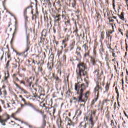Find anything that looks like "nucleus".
<instances>
[{
    "mask_svg": "<svg viewBox=\"0 0 128 128\" xmlns=\"http://www.w3.org/2000/svg\"><path fill=\"white\" fill-rule=\"evenodd\" d=\"M87 69L86 64L84 62H80L77 65L76 74L78 82L74 84V90L78 96L77 98L73 97V100H76V102H86V100H88L90 92L87 91L85 94H84V92L86 88H88V84H90L88 74L86 71V70Z\"/></svg>",
    "mask_w": 128,
    "mask_h": 128,
    "instance_id": "f257e3e1",
    "label": "nucleus"
},
{
    "mask_svg": "<svg viewBox=\"0 0 128 128\" xmlns=\"http://www.w3.org/2000/svg\"><path fill=\"white\" fill-rule=\"evenodd\" d=\"M12 78H13L14 80H15L14 82V84L16 86V88H17V90H20L22 94H28V92L24 90V88L22 87L20 85L18 84L17 83L19 82L20 84H22L26 86V82H24V80H20V78H18V74H14L12 76Z\"/></svg>",
    "mask_w": 128,
    "mask_h": 128,
    "instance_id": "f03ea898",
    "label": "nucleus"
},
{
    "mask_svg": "<svg viewBox=\"0 0 128 128\" xmlns=\"http://www.w3.org/2000/svg\"><path fill=\"white\" fill-rule=\"evenodd\" d=\"M104 86V78H103V80H102V78H100V76H98L96 78V86L94 88V92L96 94L97 93V94H100V90H102V86H100L102 85Z\"/></svg>",
    "mask_w": 128,
    "mask_h": 128,
    "instance_id": "7ed1b4c3",
    "label": "nucleus"
},
{
    "mask_svg": "<svg viewBox=\"0 0 128 128\" xmlns=\"http://www.w3.org/2000/svg\"><path fill=\"white\" fill-rule=\"evenodd\" d=\"M82 48L79 46H77L76 48L75 54H76V59L75 60L80 61L82 58Z\"/></svg>",
    "mask_w": 128,
    "mask_h": 128,
    "instance_id": "20e7f679",
    "label": "nucleus"
},
{
    "mask_svg": "<svg viewBox=\"0 0 128 128\" xmlns=\"http://www.w3.org/2000/svg\"><path fill=\"white\" fill-rule=\"evenodd\" d=\"M10 118V116L8 114H5L0 117V122L2 126H6V122Z\"/></svg>",
    "mask_w": 128,
    "mask_h": 128,
    "instance_id": "39448f33",
    "label": "nucleus"
},
{
    "mask_svg": "<svg viewBox=\"0 0 128 128\" xmlns=\"http://www.w3.org/2000/svg\"><path fill=\"white\" fill-rule=\"evenodd\" d=\"M28 106H30V108H31L32 110H33L35 112H39L40 114H42V110H40V108H38V106L34 104L28 102Z\"/></svg>",
    "mask_w": 128,
    "mask_h": 128,
    "instance_id": "423d86ee",
    "label": "nucleus"
},
{
    "mask_svg": "<svg viewBox=\"0 0 128 128\" xmlns=\"http://www.w3.org/2000/svg\"><path fill=\"white\" fill-rule=\"evenodd\" d=\"M93 54H94V56H90V61L92 66H96V49L94 48V49Z\"/></svg>",
    "mask_w": 128,
    "mask_h": 128,
    "instance_id": "0eeeda50",
    "label": "nucleus"
},
{
    "mask_svg": "<svg viewBox=\"0 0 128 128\" xmlns=\"http://www.w3.org/2000/svg\"><path fill=\"white\" fill-rule=\"evenodd\" d=\"M60 16H62L60 14H57L53 16V18H54V22L55 24H60V22L62 20Z\"/></svg>",
    "mask_w": 128,
    "mask_h": 128,
    "instance_id": "6e6552de",
    "label": "nucleus"
},
{
    "mask_svg": "<svg viewBox=\"0 0 128 128\" xmlns=\"http://www.w3.org/2000/svg\"><path fill=\"white\" fill-rule=\"evenodd\" d=\"M94 76H96V78H98V76H100L102 74H104V72L102 70L100 74V67L97 66L94 72Z\"/></svg>",
    "mask_w": 128,
    "mask_h": 128,
    "instance_id": "1a4fd4ad",
    "label": "nucleus"
},
{
    "mask_svg": "<svg viewBox=\"0 0 128 128\" xmlns=\"http://www.w3.org/2000/svg\"><path fill=\"white\" fill-rule=\"evenodd\" d=\"M88 122H89L87 123V124L88 126V128H94V121L92 115L90 116Z\"/></svg>",
    "mask_w": 128,
    "mask_h": 128,
    "instance_id": "9d476101",
    "label": "nucleus"
},
{
    "mask_svg": "<svg viewBox=\"0 0 128 128\" xmlns=\"http://www.w3.org/2000/svg\"><path fill=\"white\" fill-rule=\"evenodd\" d=\"M20 110L21 108H18L16 112L14 113H12L11 114L10 117L14 118L16 120H18L19 122H20V119L16 118V114L20 112Z\"/></svg>",
    "mask_w": 128,
    "mask_h": 128,
    "instance_id": "9b49d317",
    "label": "nucleus"
},
{
    "mask_svg": "<svg viewBox=\"0 0 128 128\" xmlns=\"http://www.w3.org/2000/svg\"><path fill=\"white\" fill-rule=\"evenodd\" d=\"M90 50H86L84 52V53L83 54V58H84V60H86L88 58H90Z\"/></svg>",
    "mask_w": 128,
    "mask_h": 128,
    "instance_id": "f8f14e48",
    "label": "nucleus"
},
{
    "mask_svg": "<svg viewBox=\"0 0 128 128\" xmlns=\"http://www.w3.org/2000/svg\"><path fill=\"white\" fill-rule=\"evenodd\" d=\"M32 97L35 98H40V96H38V94H36V89L34 88L32 89Z\"/></svg>",
    "mask_w": 128,
    "mask_h": 128,
    "instance_id": "ddd939ff",
    "label": "nucleus"
},
{
    "mask_svg": "<svg viewBox=\"0 0 128 128\" xmlns=\"http://www.w3.org/2000/svg\"><path fill=\"white\" fill-rule=\"evenodd\" d=\"M36 90H38V92L42 93L44 92V89L42 86H41L37 85L36 86Z\"/></svg>",
    "mask_w": 128,
    "mask_h": 128,
    "instance_id": "4468645a",
    "label": "nucleus"
},
{
    "mask_svg": "<svg viewBox=\"0 0 128 128\" xmlns=\"http://www.w3.org/2000/svg\"><path fill=\"white\" fill-rule=\"evenodd\" d=\"M2 92H3V94L4 96H6V94H8L6 92V88H4V86H2V88H0V96H2Z\"/></svg>",
    "mask_w": 128,
    "mask_h": 128,
    "instance_id": "2eb2a0df",
    "label": "nucleus"
},
{
    "mask_svg": "<svg viewBox=\"0 0 128 128\" xmlns=\"http://www.w3.org/2000/svg\"><path fill=\"white\" fill-rule=\"evenodd\" d=\"M88 123H86L84 122H82L80 123L78 128H86Z\"/></svg>",
    "mask_w": 128,
    "mask_h": 128,
    "instance_id": "dca6fc26",
    "label": "nucleus"
},
{
    "mask_svg": "<svg viewBox=\"0 0 128 128\" xmlns=\"http://www.w3.org/2000/svg\"><path fill=\"white\" fill-rule=\"evenodd\" d=\"M44 61H42V64H41L38 68V72H44V68L42 66H44Z\"/></svg>",
    "mask_w": 128,
    "mask_h": 128,
    "instance_id": "f3484780",
    "label": "nucleus"
},
{
    "mask_svg": "<svg viewBox=\"0 0 128 128\" xmlns=\"http://www.w3.org/2000/svg\"><path fill=\"white\" fill-rule=\"evenodd\" d=\"M98 96H100V94L98 95V93H96V94L95 93V98L92 102V103H91L92 106H94V102H96L98 100Z\"/></svg>",
    "mask_w": 128,
    "mask_h": 128,
    "instance_id": "a211bd4d",
    "label": "nucleus"
},
{
    "mask_svg": "<svg viewBox=\"0 0 128 128\" xmlns=\"http://www.w3.org/2000/svg\"><path fill=\"white\" fill-rule=\"evenodd\" d=\"M76 45V41L74 40H73L72 41V42L70 45V51L72 50L74 48V46Z\"/></svg>",
    "mask_w": 128,
    "mask_h": 128,
    "instance_id": "6ab92c4d",
    "label": "nucleus"
},
{
    "mask_svg": "<svg viewBox=\"0 0 128 128\" xmlns=\"http://www.w3.org/2000/svg\"><path fill=\"white\" fill-rule=\"evenodd\" d=\"M112 34V30H108V32H106V36L108 38H110V42H112V36L110 35Z\"/></svg>",
    "mask_w": 128,
    "mask_h": 128,
    "instance_id": "aec40b11",
    "label": "nucleus"
},
{
    "mask_svg": "<svg viewBox=\"0 0 128 128\" xmlns=\"http://www.w3.org/2000/svg\"><path fill=\"white\" fill-rule=\"evenodd\" d=\"M61 16L62 18H64V20H68V18H66V12L64 10H62Z\"/></svg>",
    "mask_w": 128,
    "mask_h": 128,
    "instance_id": "412c9836",
    "label": "nucleus"
},
{
    "mask_svg": "<svg viewBox=\"0 0 128 128\" xmlns=\"http://www.w3.org/2000/svg\"><path fill=\"white\" fill-rule=\"evenodd\" d=\"M18 66H20V62H18L16 61V62H13L12 64V68H18Z\"/></svg>",
    "mask_w": 128,
    "mask_h": 128,
    "instance_id": "4be33fe9",
    "label": "nucleus"
},
{
    "mask_svg": "<svg viewBox=\"0 0 128 128\" xmlns=\"http://www.w3.org/2000/svg\"><path fill=\"white\" fill-rule=\"evenodd\" d=\"M76 10L74 12L76 16H77L78 18H80V8H76Z\"/></svg>",
    "mask_w": 128,
    "mask_h": 128,
    "instance_id": "5701e85b",
    "label": "nucleus"
},
{
    "mask_svg": "<svg viewBox=\"0 0 128 128\" xmlns=\"http://www.w3.org/2000/svg\"><path fill=\"white\" fill-rule=\"evenodd\" d=\"M65 120H68V124H67L66 128H70V126H72L71 123H70V118H68V117L66 116Z\"/></svg>",
    "mask_w": 128,
    "mask_h": 128,
    "instance_id": "b1692460",
    "label": "nucleus"
},
{
    "mask_svg": "<svg viewBox=\"0 0 128 128\" xmlns=\"http://www.w3.org/2000/svg\"><path fill=\"white\" fill-rule=\"evenodd\" d=\"M82 110H80V109H78L76 112V116H80V114H82Z\"/></svg>",
    "mask_w": 128,
    "mask_h": 128,
    "instance_id": "393cba45",
    "label": "nucleus"
},
{
    "mask_svg": "<svg viewBox=\"0 0 128 128\" xmlns=\"http://www.w3.org/2000/svg\"><path fill=\"white\" fill-rule=\"evenodd\" d=\"M82 48H84V51L88 50V43H85L82 46Z\"/></svg>",
    "mask_w": 128,
    "mask_h": 128,
    "instance_id": "a878e982",
    "label": "nucleus"
},
{
    "mask_svg": "<svg viewBox=\"0 0 128 128\" xmlns=\"http://www.w3.org/2000/svg\"><path fill=\"white\" fill-rule=\"evenodd\" d=\"M46 120H42V125L40 126V128H46Z\"/></svg>",
    "mask_w": 128,
    "mask_h": 128,
    "instance_id": "bb28decb",
    "label": "nucleus"
},
{
    "mask_svg": "<svg viewBox=\"0 0 128 128\" xmlns=\"http://www.w3.org/2000/svg\"><path fill=\"white\" fill-rule=\"evenodd\" d=\"M58 128H62V120L58 118L56 120Z\"/></svg>",
    "mask_w": 128,
    "mask_h": 128,
    "instance_id": "cd10ccee",
    "label": "nucleus"
},
{
    "mask_svg": "<svg viewBox=\"0 0 128 128\" xmlns=\"http://www.w3.org/2000/svg\"><path fill=\"white\" fill-rule=\"evenodd\" d=\"M55 84H62V79L58 78V76L55 78Z\"/></svg>",
    "mask_w": 128,
    "mask_h": 128,
    "instance_id": "c85d7f7f",
    "label": "nucleus"
},
{
    "mask_svg": "<svg viewBox=\"0 0 128 128\" xmlns=\"http://www.w3.org/2000/svg\"><path fill=\"white\" fill-rule=\"evenodd\" d=\"M76 6V0H72V7L73 8H74Z\"/></svg>",
    "mask_w": 128,
    "mask_h": 128,
    "instance_id": "c756f323",
    "label": "nucleus"
},
{
    "mask_svg": "<svg viewBox=\"0 0 128 128\" xmlns=\"http://www.w3.org/2000/svg\"><path fill=\"white\" fill-rule=\"evenodd\" d=\"M124 12H121L120 15H118L120 18L122 20L124 21Z\"/></svg>",
    "mask_w": 128,
    "mask_h": 128,
    "instance_id": "7c9ffc66",
    "label": "nucleus"
},
{
    "mask_svg": "<svg viewBox=\"0 0 128 128\" xmlns=\"http://www.w3.org/2000/svg\"><path fill=\"white\" fill-rule=\"evenodd\" d=\"M19 98H21V100L23 102L24 104H28V102H26V100L22 96L20 95Z\"/></svg>",
    "mask_w": 128,
    "mask_h": 128,
    "instance_id": "2f4dec72",
    "label": "nucleus"
},
{
    "mask_svg": "<svg viewBox=\"0 0 128 128\" xmlns=\"http://www.w3.org/2000/svg\"><path fill=\"white\" fill-rule=\"evenodd\" d=\"M70 122L71 126H76V124H78V121L76 120V122H74L70 120Z\"/></svg>",
    "mask_w": 128,
    "mask_h": 128,
    "instance_id": "473e14b6",
    "label": "nucleus"
},
{
    "mask_svg": "<svg viewBox=\"0 0 128 128\" xmlns=\"http://www.w3.org/2000/svg\"><path fill=\"white\" fill-rule=\"evenodd\" d=\"M56 4H57L58 6V10H60L61 8H62V4H60V2L59 0H58L56 2Z\"/></svg>",
    "mask_w": 128,
    "mask_h": 128,
    "instance_id": "72a5a7b5",
    "label": "nucleus"
},
{
    "mask_svg": "<svg viewBox=\"0 0 128 128\" xmlns=\"http://www.w3.org/2000/svg\"><path fill=\"white\" fill-rule=\"evenodd\" d=\"M21 107L18 108H21L20 110L26 106H28V102H27V103H24V104H20Z\"/></svg>",
    "mask_w": 128,
    "mask_h": 128,
    "instance_id": "f704fd0d",
    "label": "nucleus"
},
{
    "mask_svg": "<svg viewBox=\"0 0 128 128\" xmlns=\"http://www.w3.org/2000/svg\"><path fill=\"white\" fill-rule=\"evenodd\" d=\"M26 45L30 46V38L28 36H26Z\"/></svg>",
    "mask_w": 128,
    "mask_h": 128,
    "instance_id": "c9c22d12",
    "label": "nucleus"
},
{
    "mask_svg": "<svg viewBox=\"0 0 128 128\" xmlns=\"http://www.w3.org/2000/svg\"><path fill=\"white\" fill-rule=\"evenodd\" d=\"M69 38H68V36L67 37L65 38L62 40V44H64L66 42H68Z\"/></svg>",
    "mask_w": 128,
    "mask_h": 128,
    "instance_id": "e433bc0d",
    "label": "nucleus"
},
{
    "mask_svg": "<svg viewBox=\"0 0 128 128\" xmlns=\"http://www.w3.org/2000/svg\"><path fill=\"white\" fill-rule=\"evenodd\" d=\"M5 76L4 77V80H7L8 78V76H10V73L8 72H7V75H6V73H4Z\"/></svg>",
    "mask_w": 128,
    "mask_h": 128,
    "instance_id": "4c0bfd02",
    "label": "nucleus"
},
{
    "mask_svg": "<svg viewBox=\"0 0 128 128\" xmlns=\"http://www.w3.org/2000/svg\"><path fill=\"white\" fill-rule=\"evenodd\" d=\"M14 52H16V54L18 56H24V54H26V52H24V51L20 53V52H18L16 50H14Z\"/></svg>",
    "mask_w": 128,
    "mask_h": 128,
    "instance_id": "58836bf2",
    "label": "nucleus"
},
{
    "mask_svg": "<svg viewBox=\"0 0 128 128\" xmlns=\"http://www.w3.org/2000/svg\"><path fill=\"white\" fill-rule=\"evenodd\" d=\"M101 16H100V13H98L96 14V20L97 22H98V20H100Z\"/></svg>",
    "mask_w": 128,
    "mask_h": 128,
    "instance_id": "ea45409f",
    "label": "nucleus"
},
{
    "mask_svg": "<svg viewBox=\"0 0 128 128\" xmlns=\"http://www.w3.org/2000/svg\"><path fill=\"white\" fill-rule=\"evenodd\" d=\"M64 24L66 26H68H68H72V24H70V20L67 19L66 20V21L64 22Z\"/></svg>",
    "mask_w": 128,
    "mask_h": 128,
    "instance_id": "a19ab883",
    "label": "nucleus"
},
{
    "mask_svg": "<svg viewBox=\"0 0 128 128\" xmlns=\"http://www.w3.org/2000/svg\"><path fill=\"white\" fill-rule=\"evenodd\" d=\"M55 86L57 90H60L61 88L60 84H56Z\"/></svg>",
    "mask_w": 128,
    "mask_h": 128,
    "instance_id": "79ce46f5",
    "label": "nucleus"
},
{
    "mask_svg": "<svg viewBox=\"0 0 128 128\" xmlns=\"http://www.w3.org/2000/svg\"><path fill=\"white\" fill-rule=\"evenodd\" d=\"M30 45H26V48L24 50V52H28V51L30 50Z\"/></svg>",
    "mask_w": 128,
    "mask_h": 128,
    "instance_id": "37998d69",
    "label": "nucleus"
},
{
    "mask_svg": "<svg viewBox=\"0 0 128 128\" xmlns=\"http://www.w3.org/2000/svg\"><path fill=\"white\" fill-rule=\"evenodd\" d=\"M18 27H15L14 31L12 34L13 37L16 34V32H18Z\"/></svg>",
    "mask_w": 128,
    "mask_h": 128,
    "instance_id": "c03bdc74",
    "label": "nucleus"
},
{
    "mask_svg": "<svg viewBox=\"0 0 128 128\" xmlns=\"http://www.w3.org/2000/svg\"><path fill=\"white\" fill-rule=\"evenodd\" d=\"M108 20H109V24L110 26H112V23H110L112 22V17H108Z\"/></svg>",
    "mask_w": 128,
    "mask_h": 128,
    "instance_id": "a18cd8bd",
    "label": "nucleus"
},
{
    "mask_svg": "<svg viewBox=\"0 0 128 128\" xmlns=\"http://www.w3.org/2000/svg\"><path fill=\"white\" fill-rule=\"evenodd\" d=\"M35 20H36V18H38V12L36 11V14H34Z\"/></svg>",
    "mask_w": 128,
    "mask_h": 128,
    "instance_id": "49530a36",
    "label": "nucleus"
},
{
    "mask_svg": "<svg viewBox=\"0 0 128 128\" xmlns=\"http://www.w3.org/2000/svg\"><path fill=\"white\" fill-rule=\"evenodd\" d=\"M14 18L15 20V28H18V22L16 20V17H14Z\"/></svg>",
    "mask_w": 128,
    "mask_h": 128,
    "instance_id": "de8ad7c7",
    "label": "nucleus"
},
{
    "mask_svg": "<svg viewBox=\"0 0 128 128\" xmlns=\"http://www.w3.org/2000/svg\"><path fill=\"white\" fill-rule=\"evenodd\" d=\"M76 36H77V40L78 42H80V37L82 36V34H80V35L78 34H77Z\"/></svg>",
    "mask_w": 128,
    "mask_h": 128,
    "instance_id": "09e8293b",
    "label": "nucleus"
},
{
    "mask_svg": "<svg viewBox=\"0 0 128 128\" xmlns=\"http://www.w3.org/2000/svg\"><path fill=\"white\" fill-rule=\"evenodd\" d=\"M105 88H106V92L108 91V89L110 88V84H108V83L106 84Z\"/></svg>",
    "mask_w": 128,
    "mask_h": 128,
    "instance_id": "8fccbe9b",
    "label": "nucleus"
},
{
    "mask_svg": "<svg viewBox=\"0 0 128 128\" xmlns=\"http://www.w3.org/2000/svg\"><path fill=\"white\" fill-rule=\"evenodd\" d=\"M40 42H39L38 44H42V42H44L46 40V38H42V37H40Z\"/></svg>",
    "mask_w": 128,
    "mask_h": 128,
    "instance_id": "3c124183",
    "label": "nucleus"
},
{
    "mask_svg": "<svg viewBox=\"0 0 128 128\" xmlns=\"http://www.w3.org/2000/svg\"><path fill=\"white\" fill-rule=\"evenodd\" d=\"M27 82H28V86L29 88H31L32 85V81L30 82V79L27 80Z\"/></svg>",
    "mask_w": 128,
    "mask_h": 128,
    "instance_id": "603ef678",
    "label": "nucleus"
},
{
    "mask_svg": "<svg viewBox=\"0 0 128 128\" xmlns=\"http://www.w3.org/2000/svg\"><path fill=\"white\" fill-rule=\"evenodd\" d=\"M10 61L8 60L6 64V66L5 67V68H6V70H8V68L10 66Z\"/></svg>",
    "mask_w": 128,
    "mask_h": 128,
    "instance_id": "864d4df0",
    "label": "nucleus"
},
{
    "mask_svg": "<svg viewBox=\"0 0 128 128\" xmlns=\"http://www.w3.org/2000/svg\"><path fill=\"white\" fill-rule=\"evenodd\" d=\"M42 116V120H46V116L44 114V112H42V113H41Z\"/></svg>",
    "mask_w": 128,
    "mask_h": 128,
    "instance_id": "5fc2aeb1",
    "label": "nucleus"
},
{
    "mask_svg": "<svg viewBox=\"0 0 128 128\" xmlns=\"http://www.w3.org/2000/svg\"><path fill=\"white\" fill-rule=\"evenodd\" d=\"M7 56H8V60H10H10H12V56H10V54L8 53Z\"/></svg>",
    "mask_w": 128,
    "mask_h": 128,
    "instance_id": "6e6d98bb",
    "label": "nucleus"
},
{
    "mask_svg": "<svg viewBox=\"0 0 128 128\" xmlns=\"http://www.w3.org/2000/svg\"><path fill=\"white\" fill-rule=\"evenodd\" d=\"M74 32L76 33V34L77 35L78 34V26L76 27V29L74 30V31L73 32V33L74 34Z\"/></svg>",
    "mask_w": 128,
    "mask_h": 128,
    "instance_id": "4d7b16f0",
    "label": "nucleus"
},
{
    "mask_svg": "<svg viewBox=\"0 0 128 128\" xmlns=\"http://www.w3.org/2000/svg\"><path fill=\"white\" fill-rule=\"evenodd\" d=\"M116 93L117 94V98H118L120 96V93L118 92V88L116 87L115 88Z\"/></svg>",
    "mask_w": 128,
    "mask_h": 128,
    "instance_id": "13d9d810",
    "label": "nucleus"
},
{
    "mask_svg": "<svg viewBox=\"0 0 128 128\" xmlns=\"http://www.w3.org/2000/svg\"><path fill=\"white\" fill-rule=\"evenodd\" d=\"M12 96H14L15 100H18V96L16 95V94L14 93V92H13V93H12Z\"/></svg>",
    "mask_w": 128,
    "mask_h": 128,
    "instance_id": "bf43d9fd",
    "label": "nucleus"
},
{
    "mask_svg": "<svg viewBox=\"0 0 128 128\" xmlns=\"http://www.w3.org/2000/svg\"><path fill=\"white\" fill-rule=\"evenodd\" d=\"M106 62H107L108 64H110V60L108 57V56H106Z\"/></svg>",
    "mask_w": 128,
    "mask_h": 128,
    "instance_id": "052dcab7",
    "label": "nucleus"
},
{
    "mask_svg": "<svg viewBox=\"0 0 128 128\" xmlns=\"http://www.w3.org/2000/svg\"><path fill=\"white\" fill-rule=\"evenodd\" d=\"M45 32V34H44V36H46V34H48V32L46 30H43L42 32V36H44V34Z\"/></svg>",
    "mask_w": 128,
    "mask_h": 128,
    "instance_id": "680f3d73",
    "label": "nucleus"
},
{
    "mask_svg": "<svg viewBox=\"0 0 128 128\" xmlns=\"http://www.w3.org/2000/svg\"><path fill=\"white\" fill-rule=\"evenodd\" d=\"M38 80H40L38 78L36 79V82H35L36 86H38Z\"/></svg>",
    "mask_w": 128,
    "mask_h": 128,
    "instance_id": "e2e57ef3",
    "label": "nucleus"
},
{
    "mask_svg": "<svg viewBox=\"0 0 128 128\" xmlns=\"http://www.w3.org/2000/svg\"><path fill=\"white\" fill-rule=\"evenodd\" d=\"M10 124L11 126H14V124H16V122L14 121L11 120L10 122Z\"/></svg>",
    "mask_w": 128,
    "mask_h": 128,
    "instance_id": "0e129e2a",
    "label": "nucleus"
},
{
    "mask_svg": "<svg viewBox=\"0 0 128 128\" xmlns=\"http://www.w3.org/2000/svg\"><path fill=\"white\" fill-rule=\"evenodd\" d=\"M104 32H102L100 34V38L101 40H104Z\"/></svg>",
    "mask_w": 128,
    "mask_h": 128,
    "instance_id": "69168bd1",
    "label": "nucleus"
},
{
    "mask_svg": "<svg viewBox=\"0 0 128 128\" xmlns=\"http://www.w3.org/2000/svg\"><path fill=\"white\" fill-rule=\"evenodd\" d=\"M74 58L70 57V61L72 62V64H74Z\"/></svg>",
    "mask_w": 128,
    "mask_h": 128,
    "instance_id": "338daca9",
    "label": "nucleus"
},
{
    "mask_svg": "<svg viewBox=\"0 0 128 128\" xmlns=\"http://www.w3.org/2000/svg\"><path fill=\"white\" fill-rule=\"evenodd\" d=\"M62 59L63 60H64V62H66V56L65 55H64L62 56Z\"/></svg>",
    "mask_w": 128,
    "mask_h": 128,
    "instance_id": "774afa93",
    "label": "nucleus"
}]
</instances>
